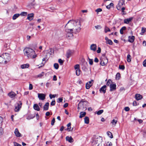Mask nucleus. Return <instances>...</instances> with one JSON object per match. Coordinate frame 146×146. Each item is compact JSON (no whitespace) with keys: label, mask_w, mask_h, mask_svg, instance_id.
<instances>
[{"label":"nucleus","mask_w":146,"mask_h":146,"mask_svg":"<svg viewBox=\"0 0 146 146\" xmlns=\"http://www.w3.org/2000/svg\"><path fill=\"white\" fill-rule=\"evenodd\" d=\"M102 11V9H101V8H98V9H96L95 10V11L97 13H99V12H100Z\"/></svg>","instance_id":"603ef678"},{"label":"nucleus","mask_w":146,"mask_h":146,"mask_svg":"<svg viewBox=\"0 0 146 146\" xmlns=\"http://www.w3.org/2000/svg\"><path fill=\"white\" fill-rule=\"evenodd\" d=\"M62 98H59L58 99L57 102H62Z\"/></svg>","instance_id":"680f3d73"},{"label":"nucleus","mask_w":146,"mask_h":146,"mask_svg":"<svg viewBox=\"0 0 146 146\" xmlns=\"http://www.w3.org/2000/svg\"><path fill=\"white\" fill-rule=\"evenodd\" d=\"M80 115L79 116V117L80 118H82V117H84L85 116V115L86 114V113L85 112H81L80 113Z\"/></svg>","instance_id":"393cba45"},{"label":"nucleus","mask_w":146,"mask_h":146,"mask_svg":"<svg viewBox=\"0 0 146 146\" xmlns=\"http://www.w3.org/2000/svg\"><path fill=\"white\" fill-rule=\"evenodd\" d=\"M5 60H9L10 59V55L7 53H4L2 55Z\"/></svg>","instance_id":"9b49d317"},{"label":"nucleus","mask_w":146,"mask_h":146,"mask_svg":"<svg viewBox=\"0 0 146 146\" xmlns=\"http://www.w3.org/2000/svg\"><path fill=\"white\" fill-rule=\"evenodd\" d=\"M23 53L24 56L28 58L34 59L36 57V51L29 48H25L23 50Z\"/></svg>","instance_id":"f03ea898"},{"label":"nucleus","mask_w":146,"mask_h":146,"mask_svg":"<svg viewBox=\"0 0 146 146\" xmlns=\"http://www.w3.org/2000/svg\"><path fill=\"white\" fill-rule=\"evenodd\" d=\"M107 42L108 44H110V45L112 44V43H113V42L110 39H109L108 40V41H107Z\"/></svg>","instance_id":"13d9d810"},{"label":"nucleus","mask_w":146,"mask_h":146,"mask_svg":"<svg viewBox=\"0 0 146 146\" xmlns=\"http://www.w3.org/2000/svg\"><path fill=\"white\" fill-rule=\"evenodd\" d=\"M13 143L14 146H21V145L16 142H14Z\"/></svg>","instance_id":"5fc2aeb1"},{"label":"nucleus","mask_w":146,"mask_h":146,"mask_svg":"<svg viewBox=\"0 0 146 146\" xmlns=\"http://www.w3.org/2000/svg\"><path fill=\"white\" fill-rule=\"evenodd\" d=\"M55 121V119L54 118H53L51 122V125H54Z\"/></svg>","instance_id":"6e6d98bb"},{"label":"nucleus","mask_w":146,"mask_h":146,"mask_svg":"<svg viewBox=\"0 0 146 146\" xmlns=\"http://www.w3.org/2000/svg\"><path fill=\"white\" fill-rule=\"evenodd\" d=\"M8 96L11 98H14L16 96V94L13 92L11 91L8 94Z\"/></svg>","instance_id":"f8f14e48"},{"label":"nucleus","mask_w":146,"mask_h":146,"mask_svg":"<svg viewBox=\"0 0 146 146\" xmlns=\"http://www.w3.org/2000/svg\"><path fill=\"white\" fill-rule=\"evenodd\" d=\"M120 78V74L119 73H117L116 75V79H119Z\"/></svg>","instance_id":"a18cd8bd"},{"label":"nucleus","mask_w":146,"mask_h":146,"mask_svg":"<svg viewBox=\"0 0 146 146\" xmlns=\"http://www.w3.org/2000/svg\"><path fill=\"white\" fill-rule=\"evenodd\" d=\"M104 31L105 33H106L108 32H110L111 30L108 27L106 26L104 29Z\"/></svg>","instance_id":"a878e982"},{"label":"nucleus","mask_w":146,"mask_h":146,"mask_svg":"<svg viewBox=\"0 0 146 146\" xmlns=\"http://www.w3.org/2000/svg\"><path fill=\"white\" fill-rule=\"evenodd\" d=\"M14 133L15 135L18 137H20L21 136V133L19 132L18 129H16L15 130Z\"/></svg>","instance_id":"2eb2a0df"},{"label":"nucleus","mask_w":146,"mask_h":146,"mask_svg":"<svg viewBox=\"0 0 146 146\" xmlns=\"http://www.w3.org/2000/svg\"><path fill=\"white\" fill-rule=\"evenodd\" d=\"M81 25L79 21L70 20L65 26V32L67 37H72L73 36V31L79 33L80 31Z\"/></svg>","instance_id":"f257e3e1"},{"label":"nucleus","mask_w":146,"mask_h":146,"mask_svg":"<svg viewBox=\"0 0 146 146\" xmlns=\"http://www.w3.org/2000/svg\"><path fill=\"white\" fill-rule=\"evenodd\" d=\"M49 103L48 102L46 103L44 106V110H47L48 109Z\"/></svg>","instance_id":"4be33fe9"},{"label":"nucleus","mask_w":146,"mask_h":146,"mask_svg":"<svg viewBox=\"0 0 146 146\" xmlns=\"http://www.w3.org/2000/svg\"><path fill=\"white\" fill-rule=\"evenodd\" d=\"M71 124L70 123H69L67 125V126L68 127L67 130L69 131H70L71 128Z\"/></svg>","instance_id":"4c0bfd02"},{"label":"nucleus","mask_w":146,"mask_h":146,"mask_svg":"<svg viewBox=\"0 0 146 146\" xmlns=\"http://www.w3.org/2000/svg\"><path fill=\"white\" fill-rule=\"evenodd\" d=\"M35 114H34L33 115H30L27 116V119L30 120L34 118V117H35Z\"/></svg>","instance_id":"5701e85b"},{"label":"nucleus","mask_w":146,"mask_h":146,"mask_svg":"<svg viewBox=\"0 0 146 146\" xmlns=\"http://www.w3.org/2000/svg\"><path fill=\"white\" fill-rule=\"evenodd\" d=\"M66 140L70 143H72L73 141V139L71 137L67 136L66 137Z\"/></svg>","instance_id":"412c9836"},{"label":"nucleus","mask_w":146,"mask_h":146,"mask_svg":"<svg viewBox=\"0 0 146 146\" xmlns=\"http://www.w3.org/2000/svg\"><path fill=\"white\" fill-rule=\"evenodd\" d=\"M49 97L51 99L52 98H54L55 97V96L54 95H51V94L49 95Z\"/></svg>","instance_id":"69168bd1"},{"label":"nucleus","mask_w":146,"mask_h":146,"mask_svg":"<svg viewBox=\"0 0 146 146\" xmlns=\"http://www.w3.org/2000/svg\"><path fill=\"white\" fill-rule=\"evenodd\" d=\"M91 86H92V84H90L89 83L87 82L86 84V89H89Z\"/></svg>","instance_id":"c9c22d12"},{"label":"nucleus","mask_w":146,"mask_h":146,"mask_svg":"<svg viewBox=\"0 0 146 146\" xmlns=\"http://www.w3.org/2000/svg\"><path fill=\"white\" fill-rule=\"evenodd\" d=\"M135 98L137 100H138L142 98V96L139 94H136L135 95Z\"/></svg>","instance_id":"aec40b11"},{"label":"nucleus","mask_w":146,"mask_h":146,"mask_svg":"<svg viewBox=\"0 0 146 146\" xmlns=\"http://www.w3.org/2000/svg\"><path fill=\"white\" fill-rule=\"evenodd\" d=\"M76 75H77V76H79V75H80V74L81 72V71L80 70V69H79L78 70H76Z\"/></svg>","instance_id":"f704fd0d"},{"label":"nucleus","mask_w":146,"mask_h":146,"mask_svg":"<svg viewBox=\"0 0 146 146\" xmlns=\"http://www.w3.org/2000/svg\"><path fill=\"white\" fill-rule=\"evenodd\" d=\"M111 82L112 81L110 79H109L106 83V85L107 86H109V85L110 86Z\"/></svg>","instance_id":"79ce46f5"},{"label":"nucleus","mask_w":146,"mask_h":146,"mask_svg":"<svg viewBox=\"0 0 146 146\" xmlns=\"http://www.w3.org/2000/svg\"><path fill=\"white\" fill-rule=\"evenodd\" d=\"M50 54L49 53L47 54V55L46 57L42 59V62L41 64L38 65V66H39V68H40V67H42L44 66L45 63L46 62V60H47V59L50 57Z\"/></svg>","instance_id":"423d86ee"},{"label":"nucleus","mask_w":146,"mask_h":146,"mask_svg":"<svg viewBox=\"0 0 146 146\" xmlns=\"http://www.w3.org/2000/svg\"><path fill=\"white\" fill-rule=\"evenodd\" d=\"M4 62L5 64H6L7 62V60H5L2 55L0 56V63H3Z\"/></svg>","instance_id":"a211bd4d"},{"label":"nucleus","mask_w":146,"mask_h":146,"mask_svg":"<svg viewBox=\"0 0 146 146\" xmlns=\"http://www.w3.org/2000/svg\"><path fill=\"white\" fill-rule=\"evenodd\" d=\"M126 27H123L120 29V33L121 34H123L124 33V31L126 30Z\"/></svg>","instance_id":"c85d7f7f"},{"label":"nucleus","mask_w":146,"mask_h":146,"mask_svg":"<svg viewBox=\"0 0 146 146\" xmlns=\"http://www.w3.org/2000/svg\"><path fill=\"white\" fill-rule=\"evenodd\" d=\"M44 74V73L43 72H42L41 73L39 74L38 76H37V78H40L43 76Z\"/></svg>","instance_id":"e433bc0d"},{"label":"nucleus","mask_w":146,"mask_h":146,"mask_svg":"<svg viewBox=\"0 0 146 146\" xmlns=\"http://www.w3.org/2000/svg\"><path fill=\"white\" fill-rule=\"evenodd\" d=\"M22 103L21 102H19V103H17L15 105V112L18 111L21 108Z\"/></svg>","instance_id":"6e6552de"},{"label":"nucleus","mask_w":146,"mask_h":146,"mask_svg":"<svg viewBox=\"0 0 146 146\" xmlns=\"http://www.w3.org/2000/svg\"><path fill=\"white\" fill-rule=\"evenodd\" d=\"M34 14L33 13H31L28 15L27 17V19L29 21H31L33 19Z\"/></svg>","instance_id":"dca6fc26"},{"label":"nucleus","mask_w":146,"mask_h":146,"mask_svg":"<svg viewBox=\"0 0 146 146\" xmlns=\"http://www.w3.org/2000/svg\"><path fill=\"white\" fill-rule=\"evenodd\" d=\"M90 49L93 52H95L97 49L96 44H91L90 46Z\"/></svg>","instance_id":"9d476101"},{"label":"nucleus","mask_w":146,"mask_h":146,"mask_svg":"<svg viewBox=\"0 0 146 146\" xmlns=\"http://www.w3.org/2000/svg\"><path fill=\"white\" fill-rule=\"evenodd\" d=\"M43 26H44V25L43 24H41V26L38 25L37 26V27L38 29V30H42L43 29Z\"/></svg>","instance_id":"473e14b6"},{"label":"nucleus","mask_w":146,"mask_h":146,"mask_svg":"<svg viewBox=\"0 0 146 146\" xmlns=\"http://www.w3.org/2000/svg\"><path fill=\"white\" fill-rule=\"evenodd\" d=\"M88 59L89 64L91 65H92L93 64V61L92 59H90L89 58H88Z\"/></svg>","instance_id":"09e8293b"},{"label":"nucleus","mask_w":146,"mask_h":146,"mask_svg":"<svg viewBox=\"0 0 146 146\" xmlns=\"http://www.w3.org/2000/svg\"><path fill=\"white\" fill-rule=\"evenodd\" d=\"M88 105V102L86 101H80L79 103L78 107V111L80 110L82 111L86 110L87 109V107Z\"/></svg>","instance_id":"20e7f679"},{"label":"nucleus","mask_w":146,"mask_h":146,"mask_svg":"<svg viewBox=\"0 0 146 146\" xmlns=\"http://www.w3.org/2000/svg\"><path fill=\"white\" fill-rule=\"evenodd\" d=\"M131 57L130 54H128L127 56V60L128 62H130L131 61Z\"/></svg>","instance_id":"2f4dec72"},{"label":"nucleus","mask_w":146,"mask_h":146,"mask_svg":"<svg viewBox=\"0 0 146 146\" xmlns=\"http://www.w3.org/2000/svg\"><path fill=\"white\" fill-rule=\"evenodd\" d=\"M59 63L60 64V65H62V64L64 61L62 60L61 59H59L58 60Z\"/></svg>","instance_id":"3c124183"},{"label":"nucleus","mask_w":146,"mask_h":146,"mask_svg":"<svg viewBox=\"0 0 146 146\" xmlns=\"http://www.w3.org/2000/svg\"><path fill=\"white\" fill-rule=\"evenodd\" d=\"M33 88V86L32 84H30L29 85V89L31 90Z\"/></svg>","instance_id":"774afa93"},{"label":"nucleus","mask_w":146,"mask_h":146,"mask_svg":"<svg viewBox=\"0 0 146 146\" xmlns=\"http://www.w3.org/2000/svg\"><path fill=\"white\" fill-rule=\"evenodd\" d=\"M106 85H104L102 87L100 90V93H103L104 94L106 92Z\"/></svg>","instance_id":"ddd939ff"},{"label":"nucleus","mask_w":146,"mask_h":146,"mask_svg":"<svg viewBox=\"0 0 146 146\" xmlns=\"http://www.w3.org/2000/svg\"><path fill=\"white\" fill-rule=\"evenodd\" d=\"M117 122V120H115L114 119L111 122V123H112L113 125H115Z\"/></svg>","instance_id":"de8ad7c7"},{"label":"nucleus","mask_w":146,"mask_h":146,"mask_svg":"<svg viewBox=\"0 0 146 146\" xmlns=\"http://www.w3.org/2000/svg\"><path fill=\"white\" fill-rule=\"evenodd\" d=\"M75 69L76 70L80 69V66L79 64H77L74 67Z\"/></svg>","instance_id":"37998d69"},{"label":"nucleus","mask_w":146,"mask_h":146,"mask_svg":"<svg viewBox=\"0 0 146 146\" xmlns=\"http://www.w3.org/2000/svg\"><path fill=\"white\" fill-rule=\"evenodd\" d=\"M84 122L85 123L88 124L89 123V117H86L84 118Z\"/></svg>","instance_id":"cd10ccee"},{"label":"nucleus","mask_w":146,"mask_h":146,"mask_svg":"<svg viewBox=\"0 0 146 146\" xmlns=\"http://www.w3.org/2000/svg\"><path fill=\"white\" fill-rule=\"evenodd\" d=\"M101 49L100 47H98V50H97V52L98 53H100L101 52Z\"/></svg>","instance_id":"052dcab7"},{"label":"nucleus","mask_w":146,"mask_h":146,"mask_svg":"<svg viewBox=\"0 0 146 146\" xmlns=\"http://www.w3.org/2000/svg\"><path fill=\"white\" fill-rule=\"evenodd\" d=\"M125 8L124 7H122L121 8V9L120 10L121 11L123 15L125 14V12L124 11L125 10Z\"/></svg>","instance_id":"49530a36"},{"label":"nucleus","mask_w":146,"mask_h":146,"mask_svg":"<svg viewBox=\"0 0 146 146\" xmlns=\"http://www.w3.org/2000/svg\"><path fill=\"white\" fill-rule=\"evenodd\" d=\"M29 66V64H26L21 65L20 67L22 69H25L28 68Z\"/></svg>","instance_id":"f3484780"},{"label":"nucleus","mask_w":146,"mask_h":146,"mask_svg":"<svg viewBox=\"0 0 146 146\" xmlns=\"http://www.w3.org/2000/svg\"><path fill=\"white\" fill-rule=\"evenodd\" d=\"M100 64L102 66H104L108 62V59L104 56H102L100 58Z\"/></svg>","instance_id":"39448f33"},{"label":"nucleus","mask_w":146,"mask_h":146,"mask_svg":"<svg viewBox=\"0 0 146 146\" xmlns=\"http://www.w3.org/2000/svg\"><path fill=\"white\" fill-rule=\"evenodd\" d=\"M72 52L70 51H68L67 52L66 56L68 58H69Z\"/></svg>","instance_id":"bb28decb"},{"label":"nucleus","mask_w":146,"mask_h":146,"mask_svg":"<svg viewBox=\"0 0 146 146\" xmlns=\"http://www.w3.org/2000/svg\"><path fill=\"white\" fill-rule=\"evenodd\" d=\"M46 95L44 94H38V97L40 100H44L45 98Z\"/></svg>","instance_id":"1a4fd4ad"},{"label":"nucleus","mask_w":146,"mask_h":146,"mask_svg":"<svg viewBox=\"0 0 146 146\" xmlns=\"http://www.w3.org/2000/svg\"><path fill=\"white\" fill-rule=\"evenodd\" d=\"M9 0H3L2 3L4 4H7Z\"/></svg>","instance_id":"4d7b16f0"},{"label":"nucleus","mask_w":146,"mask_h":146,"mask_svg":"<svg viewBox=\"0 0 146 146\" xmlns=\"http://www.w3.org/2000/svg\"><path fill=\"white\" fill-rule=\"evenodd\" d=\"M146 31V28H143V27H142V28L141 32L140 33V34L142 35H143L144 34V33H145V32Z\"/></svg>","instance_id":"7c9ffc66"},{"label":"nucleus","mask_w":146,"mask_h":146,"mask_svg":"<svg viewBox=\"0 0 146 146\" xmlns=\"http://www.w3.org/2000/svg\"><path fill=\"white\" fill-rule=\"evenodd\" d=\"M95 27L97 29H100L102 28V27L100 25H98L95 26Z\"/></svg>","instance_id":"864d4df0"},{"label":"nucleus","mask_w":146,"mask_h":146,"mask_svg":"<svg viewBox=\"0 0 146 146\" xmlns=\"http://www.w3.org/2000/svg\"><path fill=\"white\" fill-rule=\"evenodd\" d=\"M55 104V102L54 100L52 101L50 105L51 106H54Z\"/></svg>","instance_id":"0e129e2a"},{"label":"nucleus","mask_w":146,"mask_h":146,"mask_svg":"<svg viewBox=\"0 0 146 146\" xmlns=\"http://www.w3.org/2000/svg\"><path fill=\"white\" fill-rule=\"evenodd\" d=\"M135 39V37L134 36L129 37V41L131 42H133Z\"/></svg>","instance_id":"b1692460"},{"label":"nucleus","mask_w":146,"mask_h":146,"mask_svg":"<svg viewBox=\"0 0 146 146\" xmlns=\"http://www.w3.org/2000/svg\"><path fill=\"white\" fill-rule=\"evenodd\" d=\"M124 5H125L124 0H120L116 6L117 9L118 10H120L121 8L123 7L122 6Z\"/></svg>","instance_id":"0eeeda50"},{"label":"nucleus","mask_w":146,"mask_h":146,"mask_svg":"<svg viewBox=\"0 0 146 146\" xmlns=\"http://www.w3.org/2000/svg\"><path fill=\"white\" fill-rule=\"evenodd\" d=\"M4 133L3 129L2 127L0 128V136L2 135Z\"/></svg>","instance_id":"ea45409f"},{"label":"nucleus","mask_w":146,"mask_h":146,"mask_svg":"<svg viewBox=\"0 0 146 146\" xmlns=\"http://www.w3.org/2000/svg\"><path fill=\"white\" fill-rule=\"evenodd\" d=\"M107 133L108 136L111 138H112L113 137L112 134L110 132L108 131Z\"/></svg>","instance_id":"72a5a7b5"},{"label":"nucleus","mask_w":146,"mask_h":146,"mask_svg":"<svg viewBox=\"0 0 146 146\" xmlns=\"http://www.w3.org/2000/svg\"><path fill=\"white\" fill-rule=\"evenodd\" d=\"M110 91H113L116 89V85L115 84H110Z\"/></svg>","instance_id":"6ab92c4d"},{"label":"nucleus","mask_w":146,"mask_h":146,"mask_svg":"<svg viewBox=\"0 0 146 146\" xmlns=\"http://www.w3.org/2000/svg\"><path fill=\"white\" fill-rule=\"evenodd\" d=\"M112 144L111 142H108L107 143V145L108 146H112Z\"/></svg>","instance_id":"bf43d9fd"},{"label":"nucleus","mask_w":146,"mask_h":146,"mask_svg":"<svg viewBox=\"0 0 146 146\" xmlns=\"http://www.w3.org/2000/svg\"><path fill=\"white\" fill-rule=\"evenodd\" d=\"M27 12H23L21 13L20 15L22 16H25L27 15Z\"/></svg>","instance_id":"c03bdc74"},{"label":"nucleus","mask_w":146,"mask_h":146,"mask_svg":"<svg viewBox=\"0 0 146 146\" xmlns=\"http://www.w3.org/2000/svg\"><path fill=\"white\" fill-rule=\"evenodd\" d=\"M20 15L19 14H14L13 17V20L16 19L17 18H18Z\"/></svg>","instance_id":"c756f323"},{"label":"nucleus","mask_w":146,"mask_h":146,"mask_svg":"<svg viewBox=\"0 0 146 146\" xmlns=\"http://www.w3.org/2000/svg\"><path fill=\"white\" fill-rule=\"evenodd\" d=\"M103 111H104L103 110H100L98 111L97 112H97V114L98 115H100L103 112Z\"/></svg>","instance_id":"a19ab883"},{"label":"nucleus","mask_w":146,"mask_h":146,"mask_svg":"<svg viewBox=\"0 0 146 146\" xmlns=\"http://www.w3.org/2000/svg\"><path fill=\"white\" fill-rule=\"evenodd\" d=\"M125 110L126 111H128L129 110V108L128 107H125Z\"/></svg>","instance_id":"338daca9"},{"label":"nucleus","mask_w":146,"mask_h":146,"mask_svg":"<svg viewBox=\"0 0 146 146\" xmlns=\"http://www.w3.org/2000/svg\"><path fill=\"white\" fill-rule=\"evenodd\" d=\"M133 18V17H131L129 18L125 19L124 20V22L125 24H129L130 22L132 21Z\"/></svg>","instance_id":"4468645a"},{"label":"nucleus","mask_w":146,"mask_h":146,"mask_svg":"<svg viewBox=\"0 0 146 146\" xmlns=\"http://www.w3.org/2000/svg\"><path fill=\"white\" fill-rule=\"evenodd\" d=\"M102 141V137L98 136L94 137L92 142V146H99Z\"/></svg>","instance_id":"7ed1b4c3"},{"label":"nucleus","mask_w":146,"mask_h":146,"mask_svg":"<svg viewBox=\"0 0 146 146\" xmlns=\"http://www.w3.org/2000/svg\"><path fill=\"white\" fill-rule=\"evenodd\" d=\"M119 68L120 69L124 70L125 69V66L124 65H119Z\"/></svg>","instance_id":"8fccbe9b"},{"label":"nucleus","mask_w":146,"mask_h":146,"mask_svg":"<svg viewBox=\"0 0 146 146\" xmlns=\"http://www.w3.org/2000/svg\"><path fill=\"white\" fill-rule=\"evenodd\" d=\"M143 66H146V59L143 62Z\"/></svg>","instance_id":"e2e57ef3"},{"label":"nucleus","mask_w":146,"mask_h":146,"mask_svg":"<svg viewBox=\"0 0 146 146\" xmlns=\"http://www.w3.org/2000/svg\"><path fill=\"white\" fill-rule=\"evenodd\" d=\"M54 66L56 69H58L59 68V65L58 63H55L54 64Z\"/></svg>","instance_id":"58836bf2"}]
</instances>
